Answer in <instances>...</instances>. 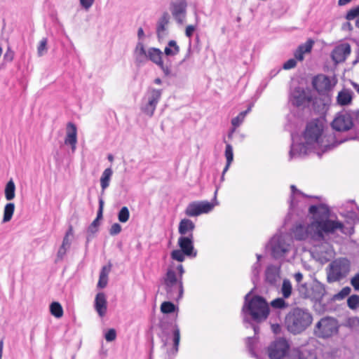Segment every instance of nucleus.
Segmentation results:
<instances>
[{"label": "nucleus", "mask_w": 359, "mask_h": 359, "mask_svg": "<svg viewBox=\"0 0 359 359\" xmlns=\"http://www.w3.org/2000/svg\"><path fill=\"white\" fill-rule=\"evenodd\" d=\"M294 278L297 283H300L303 279V275L300 272L294 273Z\"/></svg>", "instance_id": "nucleus-61"}, {"label": "nucleus", "mask_w": 359, "mask_h": 359, "mask_svg": "<svg viewBox=\"0 0 359 359\" xmlns=\"http://www.w3.org/2000/svg\"><path fill=\"white\" fill-rule=\"evenodd\" d=\"M77 143V129L75 124L68 123L67 125L66 137L65 139V144L70 145L72 152H74L76 148Z\"/></svg>", "instance_id": "nucleus-21"}, {"label": "nucleus", "mask_w": 359, "mask_h": 359, "mask_svg": "<svg viewBox=\"0 0 359 359\" xmlns=\"http://www.w3.org/2000/svg\"><path fill=\"white\" fill-rule=\"evenodd\" d=\"M351 53V46L344 43L336 46L331 54L332 59L335 63L344 62Z\"/></svg>", "instance_id": "nucleus-20"}, {"label": "nucleus", "mask_w": 359, "mask_h": 359, "mask_svg": "<svg viewBox=\"0 0 359 359\" xmlns=\"http://www.w3.org/2000/svg\"><path fill=\"white\" fill-rule=\"evenodd\" d=\"M68 250V248L61 245L57 253V259H62Z\"/></svg>", "instance_id": "nucleus-57"}, {"label": "nucleus", "mask_w": 359, "mask_h": 359, "mask_svg": "<svg viewBox=\"0 0 359 359\" xmlns=\"http://www.w3.org/2000/svg\"><path fill=\"white\" fill-rule=\"evenodd\" d=\"M359 16V5L349 10L346 15L348 20H351Z\"/></svg>", "instance_id": "nucleus-47"}, {"label": "nucleus", "mask_w": 359, "mask_h": 359, "mask_svg": "<svg viewBox=\"0 0 359 359\" xmlns=\"http://www.w3.org/2000/svg\"><path fill=\"white\" fill-rule=\"evenodd\" d=\"M292 144L290 151L291 158L304 156L311 151L318 156L344 140H337L333 133L325 131L324 123L321 120H313L309 122L303 135V142L297 144L294 136H292Z\"/></svg>", "instance_id": "nucleus-2"}, {"label": "nucleus", "mask_w": 359, "mask_h": 359, "mask_svg": "<svg viewBox=\"0 0 359 359\" xmlns=\"http://www.w3.org/2000/svg\"><path fill=\"white\" fill-rule=\"evenodd\" d=\"M290 188H291V191H292V195H291L290 208L291 209H294V206H295L294 205L295 196L297 195H303V194L301 193L300 191H299L294 185H291Z\"/></svg>", "instance_id": "nucleus-45"}, {"label": "nucleus", "mask_w": 359, "mask_h": 359, "mask_svg": "<svg viewBox=\"0 0 359 359\" xmlns=\"http://www.w3.org/2000/svg\"><path fill=\"white\" fill-rule=\"evenodd\" d=\"M268 354L271 359H281L287 355L291 359H316V354L304 347L290 351V344L284 338L273 341L268 347Z\"/></svg>", "instance_id": "nucleus-4"}, {"label": "nucleus", "mask_w": 359, "mask_h": 359, "mask_svg": "<svg viewBox=\"0 0 359 359\" xmlns=\"http://www.w3.org/2000/svg\"><path fill=\"white\" fill-rule=\"evenodd\" d=\"M160 69L162 70V72H163V74H165V76H172V70H171V67L168 65H166L163 63V61H162L161 62V64H159L158 65Z\"/></svg>", "instance_id": "nucleus-50"}, {"label": "nucleus", "mask_w": 359, "mask_h": 359, "mask_svg": "<svg viewBox=\"0 0 359 359\" xmlns=\"http://www.w3.org/2000/svg\"><path fill=\"white\" fill-rule=\"evenodd\" d=\"M337 83L334 77H330L324 74H318L313 79V88L319 93H325L331 90Z\"/></svg>", "instance_id": "nucleus-16"}, {"label": "nucleus", "mask_w": 359, "mask_h": 359, "mask_svg": "<svg viewBox=\"0 0 359 359\" xmlns=\"http://www.w3.org/2000/svg\"><path fill=\"white\" fill-rule=\"evenodd\" d=\"M134 55L137 63L142 64L147 61V49L144 48V44L142 42L137 43Z\"/></svg>", "instance_id": "nucleus-28"}, {"label": "nucleus", "mask_w": 359, "mask_h": 359, "mask_svg": "<svg viewBox=\"0 0 359 359\" xmlns=\"http://www.w3.org/2000/svg\"><path fill=\"white\" fill-rule=\"evenodd\" d=\"M177 244L187 256L196 257L197 252L194 250V235L187 236H180L177 241Z\"/></svg>", "instance_id": "nucleus-19"}, {"label": "nucleus", "mask_w": 359, "mask_h": 359, "mask_svg": "<svg viewBox=\"0 0 359 359\" xmlns=\"http://www.w3.org/2000/svg\"><path fill=\"white\" fill-rule=\"evenodd\" d=\"M351 285L354 287L355 290L359 291V274L355 275L352 279H351Z\"/></svg>", "instance_id": "nucleus-59"}, {"label": "nucleus", "mask_w": 359, "mask_h": 359, "mask_svg": "<svg viewBox=\"0 0 359 359\" xmlns=\"http://www.w3.org/2000/svg\"><path fill=\"white\" fill-rule=\"evenodd\" d=\"M50 313L57 318L63 316V309L59 302H54L50 305Z\"/></svg>", "instance_id": "nucleus-36"}, {"label": "nucleus", "mask_w": 359, "mask_h": 359, "mask_svg": "<svg viewBox=\"0 0 359 359\" xmlns=\"http://www.w3.org/2000/svg\"><path fill=\"white\" fill-rule=\"evenodd\" d=\"M313 44L314 41L310 39H308L306 43L300 45L294 53L295 59L302 61L304 57V54L311 52Z\"/></svg>", "instance_id": "nucleus-26"}, {"label": "nucleus", "mask_w": 359, "mask_h": 359, "mask_svg": "<svg viewBox=\"0 0 359 359\" xmlns=\"http://www.w3.org/2000/svg\"><path fill=\"white\" fill-rule=\"evenodd\" d=\"M95 0H79V3L83 8L88 11L93 5Z\"/></svg>", "instance_id": "nucleus-54"}, {"label": "nucleus", "mask_w": 359, "mask_h": 359, "mask_svg": "<svg viewBox=\"0 0 359 359\" xmlns=\"http://www.w3.org/2000/svg\"><path fill=\"white\" fill-rule=\"evenodd\" d=\"M187 3L185 0H175L170 4V11L177 23L183 25L186 21Z\"/></svg>", "instance_id": "nucleus-17"}, {"label": "nucleus", "mask_w": 359, "mask_h": 359, "mask_svg": "<svg viewBox=\"0 0 359 359\" xmlns=\"http://www.w3.org/2000/svg\"><path fill=\"white\" fill-rule=\"evenodd\" d=\"M162 332L159 334L163 341V346H166L168 343V339L170 338L172 340V348L168 351V354L176 355L179 350V345L180 341V330L178 325L175 323H170L166 327L161 326Z\"/></svg>", "instance_id": "nucleus-10"}, {"label": "nucleus", "mask_w": 359, "mask_h": 359, "mask_svg": "<svg viewBox=\"0 0 359 359\" xmlns=\"http://www.w3.org/2000/svg\"><path fill=\"white\" fill-rule=\"evenodd\" d=\"M292 287L291 282L287 279H285L281 287V293L283 297L285 299L290 297L292 294Z\"/></svg>", "instance_id": "nucleus-37"}, {"label": "nucleus", "mask_w": 359, "mask_h": 359, "mask_svg": "<svg viewBox=\"0 0 359 359\" xmlns=\"http://www.w3.org/2000/svg\"><path fill=\"white\" fill-rule=\"evenodd\" d=\"M129 217H130V212H129L128 208L126 206L121 208V209L120 210V211L118 214V219L119 222H121L122 223H125V222H128V220L129 219Z\"/></svg>", "instance_id": "nucleus-40"}, {"label": "nucleus", "mask_w": 359, "mask_h": 359, "mask_svg": "<svg viewBox=\"0 0 359 359\" xmlns=\"http://www.w3.org/2000/svg\"><path fill=\"white\" fill-rule=\"evenodd\" d=\"M113 175V170L111 168H106L102 173L100 177V186L102 192L109 186L110 180Z\"/></svg>", "instance_id": "nucleus-30"}, {"label": "nucleus", "mask_w": 359, "mask_h": 359, "mask_svg": "<svg viewBox=\"0 0 359 359\" xmlns=\"http://www.w3.org/2000/svg\"><path fill=\"white\" fill-rule=\"evenodd\" d=\"M338 332L337 321L330 317L322 318L316 325L314 332L320 338H328Z\"/></svg>", "instance_id": "nucleus-13"}, {"label": "nucleus", "mask_w": 359, "mask_h": 359, "mask_svg": "<svg viewBox=\"0 0 359 359\" xmlns=\"http://www.w3.org/2000/svg\"><path fill=\"white\" fill-rule=\"evenodd\" d=\"M14 57V52L11 50L10 47H8L6 50V53L4 54V58L5 60L8 62H11Z\"/></svg>", "instance_id": "nucleus-55"}, {"label": "nucleus", "mask_w": 359, "mask_h": 359, "mask_svg": "<svg viewBox=\"0 0 359 359\" xmlns=\"http://www.w3.org/2000/svg\"><path fill=\"white\" fill-rule=\"evenodd\" d=\"M195 229L194 223L189 219H183L180 222L178 231L180 236L193 235Z\"/></svg>", "instance_id": "nucleus-24"}, {"label": "nucleus", "mask_w": 359, "mask_h": 359, "mask_svg": "<svg viewBox=\"0 0 359 359\" xmlns=\"http://www.w3.org/2000/svg\"><path fill=\"white\" fill-rule=\"evenodd\" d=\"M61 245L69 249L71 245V238L64 237Z\"/></svg>", "instance_id": "nucleus-60"}, {"label": "nucleus", "mask_w": 359, "mask_h": 359, "mask_svg": "<svg viewBox=\"0 0 359 359\" xmlns=\"http://www.w3.org/2000/svg\"><path fill=\"white\" fill-rule=\"evenodd\" d=\"M162 93L161 89L149 87L142 100L141 111L149 117L153 116Z\"/></svg>", "instance_id": "nucleus-9"}, {"label": "nucleus", "mask_w": 359, "mask_h": 359, "mask_svg": "<svg viewBox=\"0 0 359 359\" xmlns=\"http://www.w3.org/2000/svg\"><path fill=\"white\" fill-rule=\"evenodd\" d=\"M311 215L306 224H298L292 231L298 241H308L311 245V253L321 263L327 262L333 257V249L329 240L338 233H349V231L339 220L330 217L328 207L323 204L311 205Z\"/></svg>", "instance_id": "nucleus-1"}, {"label": "nucleus", "mask_w": 359, "mask_h": 359, "mask_svg": "<svg viewBox=\"0 0 359 359\" xmlns=\"http://www.w3.org/2000/svg\"><path fill=\"white\" fill-rule=\"evenodd\" d=\"M299 293L305 298H309L316 302L323 299L326 294L325 286L318 280L315 279L307 286L306 284L301 285L299 287Z\"/></svg>", "instance_id": "nucleus-11"}, {"label": "nucleus", "mask_w": 359, "mask_h": 359, "mask_svg": "<svg viewBox=\"0 0 359 359\" xmlns=\"http://www.w3.org/2000/svg\"><path fill=\"white\" fill-rule=\"evenodd\" d=\"M95 309L100 317H103L107 310V302L105 294L103 292L97 294L95 299Z\"/></svg>", "instance_id": "nucleus-22"}, {"label": "nucleus", "mask_w": 359, "mask_h": 359, "mask_svg": "<svg viewBox=\"0 0 359 359\" xmlns=\"http://www.w3.org/2000/svg\"><path fill=\"white\" fill-rule=\"evenodd\" d=\"M170 20V16L167 12H164L158 18L156 32L159 41H162L168 35Z\"/></svg>", "instance_id": "nucleus-18"}, {"label": "nucleus", "mask_w": 359, "mask_h": 359, "mask_svg": "<svg viewBox=\"0 0 359 359\" xmlns=\"http://www.w3.org/2000/svg\"><path fill=\"white\" fill-rule=\"evenodd\" d=\"M348 306L351 309H355L359 306V297L358 295H351L347 300Z\"/></svg>", "instance_id": "nucleus-43"}, {"label": "nucleus", "mask_w": 359, "mask_h": 359, "mask_svg": "<svg viewBox=\"0 0 359 359\" xmlns=\"http://www.w3.org/2000/svg\"><path fill=\"white\" fill-rule=\"evenodd\" d=\"M176 309L177 307L175 306V305L169 301L163 302L161 305V311L165 314H168L175 312Z\"/></svg>", "instance_id": "nucleus-39"}, {"label": "nucleus", "mask_w": 359, "mask_h": 359, "mask_svg": "<svg viewBox=\"0 0 359 359\" xmlns=\"http://www.w3.org/2000/svg\"><path fill=\"white\" fill-rule=\"evenodd\" d=\"M250 292L245 297V303L242 309L244 314V322H248L246 316L248 314L252 320L261 322L266 319L269 314V306L264 298L259 296H255L250 300L249 297Z\"/></svg>", "instance_id": "nucleus-5"}, {"label": "nucleus", "mask_w": 359, "mask_h": 359, "mask_svg": "<svg viewBox=\"0 0 359 359\" xmlns=\"http://www.w3.org/2000/svg\"><path fill=\"white\" fill-rule=\"evenodd\" d=\"M196 25H189L186 27V29H185V35L187 37L191 39V38L192 37L193 34H194V32L196 31Z\"/></svg>", "instance_id": "nucleus-51"}, {"label": "nucleus", "mask_w": 359, "mask_h": 359, "mask_svg": "<svg viewBox=\"0 0 359 359\" xmlns=\"http://www.w3.org/2000/svg\"><path fill=\"white\" fill-rule=\"evenodd\" d=\"M163 53L157 48L151 47L147 49V60H151L157 66L163 61Z\"/></svg>", "instance_id": "nucleus-27"}, {"label": "nucleus", "mask_w": 359, "mask_h": 359, "mask_svg": "<svg viewBox=\"0 0 359 359\" xmlns=\"http://www.w3.org/2000/svg\"><path fill=\"white\" fill-rule=\"evenodd\" d=\"M312 315L308 310L294 308L285 317V326L292 334H299L305 330L312 323Z\"/></svg>", "instance_id": "nucleus-6"}, {"label": "nucleus", "mask_w": 359, "mask_h": 359, "mask_svg": "<svg viewBox=\"0 0 359 359\" xmlns=\"http://www.w3.org/2000/svg\"><path fill=\"white\" fill-rule=\"evenodd\" d=\"M353 126V114L343 110L337 114L332 122V127L337 131H347Z\"/></svg>", "instance_id": "nucleus-15"}, {"label": "nucleus", "mask_w": 359, "mask_h": 359, "mask_svg": "<svg viewBox=\"0 0 359 359\" xmlns=\"http://www.w3.org/2000/svg\"><path fill=\"white\" fill-rule=\"evenodd\" d=\"M350 271V262L346 258H339L332 261L327 269L328 283L339 281Z\"/></svg>", "instance_id": "nucleus-7"}, {"label": "nucleus", "mask_w": 359, "mask_h": 359, "mask_svg": "<svg viewBox=\"0 0 359 359\" xmlns=\"http://www.w3.org/2000/svg\"><path fill=\"white\" fill-rule=\"evenodd\" d=\"M171 258L174 260L182 262L185 259L186 254L180 249L174 250L171 252Z\"/></svg>", "instance_id": "nucleus-41"}, {"label": "nucleus", "mask_w": 359, "mask_h": 359, "mask_svg": "<svg viewBox=\"0 0 359 359\" xmlns=\"http://www.w3.org/2000/svg\"><path fill=\"white\" fill-rule=\"evenodd\" d=\"M351 84H352L353 88L355 90V91L359 94V84H358L355 82H351Z\"/></svg>", "instance_id": "nucleus-64"}, {"label": "nucleus", "mask_w": 359, "mask_h": 359, "mask_svg": "<svg viewBox=\"0 0 359 359\" xmlns=\"http://www.w3.org/2000/svg\"><path fill=\"white\" fill-rule=\"evenodd\" d=\"M216 194L217 191L215 193V196ZM214 201L215 202H208L207 201L191 202L187 205L185 214L189 217H197L202 214L209 213L218 204L216 201V196H215Z\"/></svg>", "instance_id": "nucleus-14"}, {"label": "nucleus", "mask_w": 359, "mask_h": 359, "mask_svg": "<svg viewBox=\"0 0 359 359\" xmlns=\"http://www.w3.org/2000/svg\"><path fill=\"white\" fill-rule=\"evenodd\" d=\"M180 51V48L177 41L175 40H170L163 53L168 57H175L179 54Z\"/></svg>", "instance_id": "nucleus-29"}, {"label": "nucleus", "mask_w": 359, "mask_h": 359, "mask_svg": "<svg viewBox=\"0 0 359 359\" xmlns=\"http://www.w3.org/2000/svg\"><path fill=\"white\" fill-rule=\"evenodd\" d=\"M5 198L7 201H12L15 196V184L11 179L6 184L4 189Z\"/></svg>", "instance_id": "nucleus-33"}, {"label": "nucleus", "mask_w": 359, "mask_h": 359, "mask_svg": "<svg viewBox=\"0 0 359 359\" xmlns=\"http://www.w3.org/2000/svg\"><path fill=\"white\" fill-rule=\"evenodd\" d=\"M280 266L269 265L265 271L266 280L270 284H275L280 278Z\"/></svg>", "instance_id": "nucleus-23"}, {"label": "nucleus", "mask_w": 359, "mask_h": 359, "mask_svg": "<svg viewBox=\"0 0 359 359\" xmlns=\"http://www.w3.org/2000/svg\"><path fill=\"white\" fill-rule=\"evenodd\" d=\"M353 93L352 90L347 88H343L338 93L337 96V102L340 106H346L351 103Z\"/></svg>", "instance_id": "nucleus-25"}, {"label": "nucleus", "mask_w": 359, "mask_h": 359, "mask_svg": "<svg viewBox=\"0 0 359 359\" xmlns=\"http://www.w3.org/2000/svg\"><path fill=\"white\" fill-rule=\"evenodd\" d=\"M116 332L114 329H109L104 334V338L107 341H112L116 339Z\"/></svg>", "instance_id": "nucleus-48"}, {"label": "nucleus", "mask_w": 359, "mask_h": 359, "mask_svg": "<svg viewBox=\"0 0 359 359\" xmlns=\"http://www.w3.org/2000/svg\"><path fill=\"white\" fill-rule=\"evenodd\" d=\"M246 112H241L236 117L231 120V124L235 127H238L244 121Z\"/></svg>", "instance_id": "nucleus-46"}, {"label": "nucleus", "mask_w": 359, "mask_h": 359, "mask_svg": "<svg viewBox=\"0 0 359 359\" xmlns=\"http://www.w3.org/2000/svg\"><path fill=\"white\" fill-rule=\"evenodd\" d=\"M73 236V228L72 226H69L68 231L66 232L65 237L71 238Z\"/></svg>", "instance_id": "nucleus-62"}, {"label": "nucleus", "mask_w": 359, "mask_h": 359, "mask_svg": "<svg viewBox=\"0 0 359 359\" xmlns=\"http://www.w3.org/2000/svg\"><path fill=\"white\" fill-rule=\"evenodd\" d=\"M111 270V266H104L100 273V278L97 283V287L104 288L107 286L108 282V275Z\"/></svg>", "instance_id": "nucleus-31"}, {"label": "nucleus", "mask_w": 359, "mask_h": 359, "mask_svg": "<svg viewBox=\"0 0 359 359\" xmlns=\"http://www.w3.org/2000/svg\"><path fill=\"white\" fill-rule=\"evenodd\" d=\"M297 65V62L295 59H290L287 62H285L283 65V68L285 69H290L294 68Z\"/></svg>", "instance_id": "nucleus-56"}, {"label": "nucleus", "mask_w": 359, "mask_h": 359, "mask_svg": "<svg viewBox=\"0 0 359 359\" xmlns=\"http://www.w3.org/2000/svg\"><path fill=\"white\" fill-rule=\"evenodd\" d=\"M257 262L252 266V280L255 283L258 280L259 273L261 272V263L260 260L262 257L261 255L257 254Z\"/></svg>", "instance_id": "nucleus-34"}, {"label": "nucleus", "mask_w": 359, "mask_h": 359, "mask_svg": "<svg viewBox=\"0 0 359 359\" xmlns=\"http://www.w3.org/2000/svg\"><path fill=\"white\" fill-rule=\"evenodd\" d=\"M291 243V238L287 236L275 235L269 242L272 256L275 259L285 258L292 250Z\"/></svg>", "instance_id": "nucleus-8"}, {"label": "nucleus", "mask_w": 359, "mask_h": 359, "mask_svg": "<svg viewBox=\"0 0 359 359\" xmlns=\"http://www.w3.org/2000/svg\"><path fill=\"white\" fill-rule=\"evenodd\" d=\"M98 226L99 221H97V219H94L90 226L88 227V232H90L91 233L97 232Z\"/></svg>", "instance_id": "nucleus-58"}, {"label": "nucleus", "mask_w": 359, "mask_h": 359, "mask_svg": "<svg viewBox=\"0 0 359 359\" xmlns=\"http://www.w3.org/2000/svg\"><path fill=\"white\" fill-rule=\"evenodd\" d=\"M185 271L182 264L175 269L170 266L161 279L162 287L165 292L166 298L178 301L184 294L183 275Z\"/></svg>", "instance_id": "nucleus-3"}, {"label": "nucleus", "mask_w": 359, "mask_h": 359, "mask_svg": "<svg viewBox=\"0 0 359 359\" xmlns=\"http://www.w3.org/2000/svg\"><path fill=\"white\" fill-rule=\"evenodd\" d=\"M144 33L143 29L142 27H140L137 31L138 38L141 39L144 36Z\"/></svg>", "instance_id": "nucleus-63"}, {"label": "nucleus", "mask_w": 359, "mask_h": 359, "mask_svg": "<svg viewBox=\"0 0 359 359\" xmlns=\"http://www.w3.org/2000/svg\"><path fill=\"white\" fill-rule=\"evenodd\" d=\"M313 100L312 93L309 88L296 87L290 94V102L297 107L305 108L308 107Z\"/></svg>", "instance_id": "nucleus-12"}, {"label": "nucleus", "mask_w": 359, "mask_h": 359, "mask_svg": "<svg viewBox=\"0 0 359 359\" xmlns=\"http://www.w3.org/2000/svg\"><path fill=\"white\" fill-rule=\"evenodd\" d=\"M272 307L275 309H285L288 304L283 298H277L271 303Z\"/></svg>", "instance_id": "nucleus-42"}, {"label": "nucleus", "mask_w": 359, "mask_h": 359, "mask_svg": "<svg viewBox=\"0 0 359 359\" xmlns=\"http://www.w3.org/2000/svg\"><path fill=\"white\" fill-rule=\"evenodd\" d=\"M225 157L226 158V164L222 172V180H224V175L225 172L229 170L230 165L233 160V147L229 144L226 145Z\"/></svg>", "instance_id": "nucleus-32"}, {"label": "nucleus", "mask_w": 359, "mask_h": 359, "mask_svg": "<svg viewBox=\"0 0 359 359\" xmlns=\"http://www.w3.org/2000/svg\"><path fill=\"white\" fill-rule=\"evenodd\" d=\"M191 54H192V49H191V40H189V46H188V48H187V53L186 54L184 55V56L183 57V58L182 59V60L180 62V65H182L184 64L185 62H187V60H189V58L191 57Z\"/></svg>", "instance_id": "nucleus-49"}, {"label": "nucleus", "mask_w": 359, "mask_h": 359, "mask_svg": "<svg viewBox=\"0 0 359 359\" xmlns=\"http://www.w3.org/2000/svg\"><path fill=\"white\" fill-rule=\"evenodd\" d=\"M351 289L349 287H345L334 296V299L336 300H341L347 297L351 293Z\"/></svg>", "instance_id": "nucleus-44"}, {"label": "nucleus", "mask_w": 359, "mask_h": 359, "mask_svg": "<svg viewBox=\"0 0 359 359\" xmlns=\"http://www.w3.org/2000/svg\"><path fill=\"white\" fill-rule=\"evenodd\" d=\"M48 51V39L43 38L37 46V55L39 57H42Z\"/></svg>", "instance_id": "nucleus-38"}, {"label": "nucleus", "mask_w": 359, "mask_h": 359, "mask_svg": "<svg viewBox=\"0 0 359 359\" xmlns=\"http://www.w3.org/2000/svg\"><path fill=\"white\" fill-rule=\"evenodd\" d=\"M255 337H248L246 341L247 346L249 349V351L250 352L251 355L254 357H257L256 354L254 352L252 344L255 343Z\"/></svg>", "instance_id": "nucleus-52"}, {"label": "nucleus", "mask_w": 359, "mask_h": 359, "mask_svg": "<svg viewBox=\"0 0 359 359\" xmlns=\"http://www.w3.org/2000/svg\"><path fill=\"white\" fill-rule=\"evenodd\" d=\"M15 210V205L13 203H7L4 208L3 222H8L12 219Z\"/></svg>", "instance_id": "nucleus-35"}, {"label": "nucleus", "mask_w": 359, "mask_h": 359, "mask_svg": "<svg viewBox=\"0 0 359 359\" xmlns=\"http://www.w3.org/2000/svg\"><path fill=\"white\" fill-rule=\"evenodd\" d=\"M121 231V226L118 223L113 224L109 229V233L111 236L117 235Z\"/></svg>", "instance_id": "nucleus-53"}]
</instances>
